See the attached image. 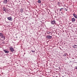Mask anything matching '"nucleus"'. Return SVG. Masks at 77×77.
<instances>
[{
  "instance_id": "obj_1",
  "label": "nucleus",
  "mask_w": 77,
  "mask_h": 77,
  "mask_svg": "<svg viewBox=\"0 0 77 77\" xmlns=\"http://www.w3.org/2000/svg\"><path fill=\"white\" fill-rule=\"evenodd\" d=\"M0 37H1V39L2 41H4V40L5 39V37L3 35V34L0 33Z\"/></svg>"
},
{
  "instance_id": "obj_2",
  "label": "nucleus",
  "mask_w": 77,
  "mask_h": 77,
  "mask_svg": "<svg viewBox=\"0 0 77 77\" xmlns=\"http://www.w3.org/2000/svg\"><path fill=\"white\" fill-rule=\"evenodd\" d=\"M2 10L5 12H8V9L6 8L5 7H3Z\"/></svg>"
},
{
  "instance_id": "obj_3",
  "label": "nucleus",
  "mask_w": 77,
  "mask_h": 77,
  "mask_svg": "<svg viewBox=\"0 0 77 77\" xmlns=\"http://www.w3.org/2000/svg\"><path fill=\"white\" fill-rule=\"evenodd\" d=\"M10 50L12 52L14 51H15V50L14 49V48H13L12 47H10Z\"/></svg>"
},
{
  "instance_id": "obj_4",
  "label": "nucleus",
  "mask_w": 77,
  "mask_h": 77,
  "mask_svg": "<svg viewBox=\"0 0 77 77\" xmlns=\"http://www.w3.org/2000/svg\"><path fill=\"white\" fill-rule=\"evenodd\" d=\"M7 19L8 20H9V21H12V18L11 17H9L7 18Z\"/></svg>"
},
{
  "instance_id": "obj_5",
  "label": "nucleus",
  "mask_w": 77,
  "mask_h": 77,
  "mask_svg": "<svg viewBox=\"0 0 77 77\" xmlns=\"http://www.w3.org/2000/svg\"><path fill=\"white\" fill-rule=\"evenodd\" d=\"M9 0H5L3 1L4 3H5V4H6L7 3V2H8Z\"/></svg>"
},
{
  "instance_id": "obj_6",
  "label": "nucleus",
  "mask_w": 77,
  "mask_h": 77,
  "mask_svg": "<svg viewBox=\"0 0 77 77\" xmlns=\"http://www.w3.org/2000/svg\"><path fill=\"white\" fill-rule=\"evenodd\" d=\"M51 23L52 24H55V23H56V21H54V20H53V21H52L51 22Z\"/></svg>"
},
{
  "instance_id": "obj_7",
  "label": "nucleus",
  "mask_w": 77,
  "mask_h": 77,
  "mask_svg": "<svg viewBox=\"0 0 77 77\" xmlns=\"http://www.w3.org/2000/svg\"><path fill=\"white\" fill-rule=\"evenodd\" d=\"M47 38H48V39H51V38L52 37H51V36L48 35L47 36Z\"/></svg>"
},
{
  "instance_id": "obj_8",
  "label": "nucleus",
  "mask_w": 77,
  "mask_h": 77,
  "mask_svg": "<svg viewBox=\"0 0 77 77\" xmlns=\"http://www.w3.org/2000/svg\"><path fill=\"white\" fill-rule=\"evenodd\" d=\"M75 20V19L74 18H73L72 19V22H74V21Z\"/></svg>"
},
{
  "instance_id": "obj_9",
  "label": "nucleus",
  "mask_w": 77,
  "mask_h": 77,
  "mask_svg": "<svg viewBox=\"0 0 77 77\" xmlns=\"http://www.w3.org/2000/svg\"><path fill=\"white\" fill-rule=\"evenodd\" d=\"M73 16L75 18H77V15H75L74 14H73Z\"/></svg>"
},
{
  "instance_id": "obj_10",
  "label": "nucleus",
  "mask_w": 77,
  "mask_h": 77,
  "mask_svg": "<svg viewBox=\"0 0 77 77\" xmlns=\"http://www.w3.org/2000/svg\"><path fill=\"white\" fill-rule=\"evenodd\" d=\"M73 47L74 48H77V45H74L73 46Z\"/></svg>"
},
{
  "instance_id": "obj_11",
  "label": "nucleus",
  "mask_w": 77,
  "mask_h": 77,
  "mask_svg": "<svg viewBox=\"0 0 77 77\" xmlns=\"http://www.w3.org/2000/svg\"><path fill=\"white\" fill-rule=\"evenodd\" d=\"M4 51L5 52V53H9V51Z\"/></svg>"
},
{
  "instance_id": "obj_12",
  "label": "nucleus",
  "mask_w": 77,
  "mask_h": 77,
  "mask_svg": "<svg viewBox=\"0 0 77 77\" xmlns=\"http://www.w3.org/2000/svg\"><path fill=\"white\" fill-rule=\"evenodd\" d=\"M20 12L22 13L23 12V9H20Z\"/></svg>"
},
{
  "instance_id": "obj_13",
  "label": "nucleus",
  "mask_w": 77,
  "mask_h": 77,
  "mask_svg": "<svg viewBox=\"0 0 77 77\" xmlns=\"http://www.w3.org/2000/svg\"><path fill=\"white\" fill-rule=\"evenodd\" d=\"M38 3H41V0H38Z\"/></svg>"
},
{
  "instance_id": "obj_14",
  "label": "nucleus",
  "mask_w": 77,
  "mask_h": 77,
  "mask_svg": "<svg viewBox=\"0 0 77 77\" xmlns=\"http://www.w3.org/2000/svg\"><path fill=\"white\" fill-rule=\"evenodd\" d=\"M63 8H61L60 10V11H62L63 10Z\"/></svg>"
},
{
  "instance_id": "obj_15",
  "label": "nucleus",
  "mask_w": 77,
  "mask_h": 77,
  "mask_svg": "<svg viewBox=\"0 0 77 77\" xmlns=\"http://www.w3.org/2000/svg\"><path fill=\"white\" fill-rule=\"evenodd\" d=\"M31 52H32V53H34V51L32 50L31 51Z\"/></svg>"
},
{
  "instance_id": "obj_16",
  "label": "nucleus",
  "mask_w": 77,
  "mask_h": 77,
  "mask_svg": "<svg viewBox=\"0 0 77 77\" xmlns=\"http://www.w3.org/2000/svg\"><path fill=\"white\" fill-rule=\"evenodd\" d=\"M75 68L76 69H77V66Z\"/></svg>"
},
{
  "instance_id": "obj_17",
  "label": "nucleus",
  "mask_w": 77,
  "mask_h": 77,
  "mask_svg": "<svg viewBox=\"0 0 77 77\" xmlns=\"http://www.w3.org/2000/svg\"><path fill=\"white\" fill-rule=\"evenodd\" d=\"M58 5H59V2L57 3Z\"/></svg>"
},
{
  "instance_id": "obj_18",
  "label": "nucleus",
  "mask_w": 77,
  "mask_h": 77,
  "mask_svg": "<svg viewBox=\"0 0 77 77\" xmlns=\"http://www.w3.org/2000/svg\"><path fill=\"white\" fill-rule=\"evenodd\" d=\"M66 9V11H67V9Z\"/></svg>"
},
{
  "instance_id": "obj_19",
  "label": "nucleus",
  "mask_w": 77,
  "mask_h": 77,
  "mask_svg": "<svg viewBox=\"0 0 77 77\" xmlns=\"http://www.w3.org/2000/svg\"><path fill=\"white\" fill-rule=\"evenodd\" d=\"M61 14H62V12H61Z\"/></svg>"
},
{
  "instance_id": "obj_20",
  "label": "nucleus",
  "mask_w": 77,
  "mask_h": 77,
  "mask_svg": "<svg viewBox=\"0 0 77 77\" xmlns=\"http://www.w3.org/2000/svg\"><path fill=\"white\" fill-rule=\"evenodd\" d=\"M62 77H64V76H62Z\"/></svg>"
}]
</instances>
